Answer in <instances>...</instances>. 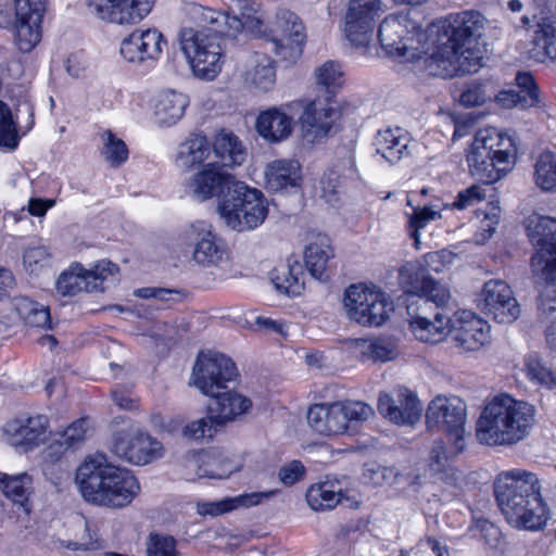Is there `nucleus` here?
<instances>
[{"label": "nucleus", "instance_id": "f257e3e1", "mask_svg": "<svg viewBox=\"0 0 556 556\" xmlns=\"http://www.w3.org/2000/svg\"><path fill=\"white\" fill-rule=\"evenodd\" d=\"M191 18L200 28L187 27L179 33L180 49L192 74L205 81L214 80L225 62V36H236L239 22H229L220 11L193 4Z\"/></svg>", "mask_w": 556, "mask_h": 556}, {"label": "nucleus", "instance_id": "f03ea898", "mask_svg": "<svg viewBox=\"0 0 556 556\" xmlns=\"http://www.w3.org/2000/svg\"><path fill=\"white\" fill-rule=\"evenodd\" d=\"M541 490L539 477L519 468L501 472L494 481L498 508L511 527L522 530H540L551 517Z\"/></svg>", "mask_w": 556, "mask_h": 556}, {"label": "nucleus", "instance_id": "7ed1b4c3", "mask_svg": "<svg viewBox=\"0 0 556 556\" xmlns=\"http://www.w3.org/2000/svg\"><path fill=\"white\" fill-rule=\"evenodd\" d=\"M526 227L536 253L531 258L535 283L540 289L538 299V320L546 325L547 343H555L554 323L556 317V220L549 216L532 214L527 218Z\"/></svg>", "mask_w": 556, "mask_h": 556}, {"label": "nucleus", "instance_id": "20e7f679", "mask_svg": "<svg viewBox=\"0 0 556 556\" xmlns=\"http://www.w3.org/2000/svg\"><path fill=\"white\" fill-rule=\"evenodd\" d=\"M535 408L507 393L485 402L476 424V438L484 445L508 446L525 440L534 425Z\"/></svg>", "mask_w": 556, "mask_h": 556}, {"label": "nucleus", "instance_id": "39448f33", "mask_svg": "<svg viewBox=\"0 0 556 556\" xmlns=\"http://www.w3.org/2000/svg\"><path fill=\"white\" fill-rule=\"evenodd\" d=\"M76 483L87 502L111 508L129 505L140 492L137 479L109 464L102 453L88 456L77 468Z\"/></svg>", "mask_w": 556, "mask_h": 556}, {"label": "nucleus", "instance_id": "423d86ee", "mask_svg": "<svg viewBox=\"0 0 556 556\" xmlns=\"http://www.w3.org/2000/svg\"><path fill=\"white\" fill-rule=\"evenodd\" d=\"M514 152L510 137L495 128L480 129L467 153L469 172L483 184H493L510 170Z\"/></svg>", "mask_w": 556, "mask_h": 556}, {"label": "nucleus", "instance_id": "0eeeda50", "mask_svg": "<svg viewBox=\"0 0 556 556\" xmlns=\"http://www.w3.org/2000/svg\"><path fill=\"white\" fill-rule=\"evenodd\" d=\"M514 152L510 137L495 128L480 129L467 153L469 172L483 184H493L510 170Z\"/></svg>", "mask_w": 556, "mask_h": 556}, {"label": "nucleus", "instance_id": "6e6552de", "mask_svg": "<svg viewBox=\"0 0 556 556\" xmlns=\"http://www.w3.org/2000/svg\"><path fill=\"white\" fill-rule=\"evenodd\" d=\"M217 211L226 226L236 231L255 229L268 213L263 193L242 181L235 184L229 194L219 200Z\"/></svg>", "mask_w": 556, "mask_h": 556}, {"label": "nucleus", "instance_id": "1a4fd4ad", "mask_svg": "<svg viewBox=\"0 0 556 556\" xmlns=\"http://www.w3.org/2000/svg\"><path fill=\"white\" fill-rule=\"evenodd\" d=\"M374 414L372 408L361 401L314 404L308 408L307 422L324 435L343 433L349 421H365Z\"/></svg>", "mask_w": 556, "mask_h": 556}, {"label": "nucleus", "instance_id": "9d476101", "mask_svg": "<svg viewBox=\"0 0 556 556\" xmlns=\"http://www.w3.org/2000/svg\"><path fill=\"white\" fill-rule=\"evenodd\" d=\"M343 306L351 320L363 326H381L392 311L384 293L363 283L351 285L344 292Z\"/></svg>", "mask_w": 556, "mask_h": 556}, {"label": "nucleus", "instance_id": "9b49d317", "mask_svg": "<svg viewBox=\"0 0 556 556\" xmlns=\"http://www.w3.org/2000/svg\"><path fill=\"white\" fill-rule=\"evenodd\" d=\"M466 403L457 396H437L428 405L426 422L430 429L447 433L454 442L456 453L465 448Z\"/></svg>", "mask_w": 556, "mask_h": 556}, {"label": "nucleus", "instance_id": "f8f14e48", "mask_svg": "<svg viewBox=\"0 0 556 556\" xmlns=\"http://www.w3.org/2000/svg\"><path fill=\"white\" fill-rule=\"evenodd\" d=\"M378 40L388 56L404 61L421 59L417 48L413 46L415 36H421L419 28L405 14L387 16L379 26Z\"/></svg>", "mask_w": 556, "mask_h": 556}, {"label": "nucleus", "instance_id": "ddd939ff", "mask_svg": "<svg viewBox=\"0 0 556 556\" xmlns=\"http://www.w3.org/2000/svg\"><path fill=\"white\" fill-rule=\"evenodd\" d=\"M409 329L421 342H442L452 329V319L446 308L432 307L426 299L413 300L407 305Z\"/></svg>", "mask_w": 556, "mask_h": 556}, {"label": "nucleus", "instance_id": "4468645a", "mask_svg": "<svg viewBox=\"0 0 556 556\" xmlns=\"http://www.w3.org/2000/svg\"><path fill=\"white\" fill-rule=\"evenodd\" d=\"M483 16L473 11L462 12L432 24L428 37L438 36L433 43L437 47L473 45L482 36Z\"/></svg>", "mask_w": 556, "mask_h": 556}, {"label": "nucleus", "instance_id": "2eb2a0df", "mask_svg": "<svg viewBox=\"0 0 556 556\" xmlns=\"http://www.w3.org/2000/svg\"><path fill=\"white\" fill-rule=\"evenodd\" d=\"M235 363L217 352L200 353L192 368L193 384L205 395L214 396L227 389V383L235 380Z\"/></svg>", "mask_w": 556, "mask_h": 556}, {"label": "nucleus", "instance_id": "dca6fc26", "mask_svg": "<svg viewBox=\"0 0 556 556\" xmlns=\"http://www.w3.org/2000/svg\"><path fill=\"white\" fill-rule=\"evenodd\" d=\"M426 68L430 75L453 77L465 73H476L482 66L480 51L472 45L437 47L425 58Z\"/></svg>", "mask_w": 556, "mask_h": 556}, {"label": "nucleus", "instance_id": "f3484780", "mask_svg": "<svg viewBox=\"0 0 556 556\" xmlns=\"http://www.w3.org/2000/svg\"><path fill=\"white\" fill-rule=\"evenodd\" d=\"M111 451L130 464L143 466L161 458L164 446L149 433L136 429L115 433Z\"/></svg>", "mask_w": 556, "mask_h": 556}, {"label": "nucleus", "instance_id": "a211bd4d", "mask_svg": "<svg viewBox=\"0 0 556 556\" xmlns=\"http://www.w3.org/2000/svg\"><path fill=\"white\" fill-rule=\"evenodd\" d=\"M271 50L283 59L296 58L302 53L306 40L301 18L288 9H279L271 23Z\"/></svg>", "mask_w": 556, "mask_h": 556}, {"label": "nucleus", "instance_id": "6ab92c4d", "mask_svg": "<svg viewBox=\"0 0 556 556\" xmlns=\"http://www.w3.org/2000/svg\"><path fill=\"white\" fill-rule=\"evenodd\" d=\"M477 304L484 314L498 324H510L520 315V306L511 288L501 279H491L483 285Z\"/></svg>", "mask_w": 556, "mask_h": 556}, {"label": "nucleus", "instance_id": "aec40b11", "mask_svg": "<svg viewBox=\"0 0 556 556\" xmlns=\"http://www.w3.org/2000/svg\"><path fill=\"white\" fill-rule=\"evenodd\" d=\"M116 270V265L110 261H100L91 269L75 265L60 275L56 290L64 296H74L81 291H103V282Z\"/></svg>", "mask_w": 556, "mask_h": 556}, {"label": "nucleus", "instance_id": "412c9836", "mask_svg": "<svg viewBox=\"0 0 556 556\" xmlns=\"http://www.w3.org/2000/svg\"><path fill=\"white\" fill-rule=\"evenodd\" d=\"M155 0H89V8L102 21L132 26L151 12Z\"/></svg>", "mask_w": 556, "mask_h": 556}, {"label": "nucleus", "instance_id": "4be33fe9", "mask_svg": "<svg viewBox=\"0 0 556 556\" xmlns=\"http://www.w3.org/2000/svg\"><path fill=\"white\" fill-rule=\"evenodd\" d=\"M378 410L395 425L413 426L419 421L422 407L414 392L406 388H396L379 394Z\"/></svg>", "mask_w": 556, "mask_h": 556}, {"label": "nucleus", "instance_id": "5701e85b", "mask_svg": "<svg viewBox=\"0 0 556 556\" xmlns=\"http://www.w3.org/2000/svg\"><path fill=\"white\" fill-rule=\"evenodd\" d=\"M167 41L156 28L135 29L121 42L123 59L134 64L156 61Z\"/></svg>", "mask_w": 556, "mask_h": 556}, {"label": "nucleus", "instance_id": "b1692460", "mask_svg": "<svg viewBox=\"0 0 556 556\" xmlns=\"http://www.w3.org/2000/svg\"><path fill=\"white\" fill-rule=\"evenodd\" d=\"M7 441L13 445L30 451L43 444L51 433L46 415H35L8 421L3 428Z\"/></svg>", "mask_w": 556, "mask_h": 556}, {"label": "nucleus", "instance_id": "393cba45", "mask_svg": "<svg viewBox=\"0 0 556 556\" xmlns=\"http://www.w3.org/2000/svg\"><path fill=\"white\" fill-rule=\"evenodd\" d=\"M337 115L328 99H315L307 103L300 117L302 139L309 144L320 142L328 136Z\"/></svg>", "mask_w": 556, "mask_h": 556}, {"label": "nucleus", "instance_id": "a878e982", "mask_svg": "<svg viewBox=\"0 0 556 556\" xmlns=\"http://www.w3.org/2000/svg\"><path fill=\"white\" fill-rule=\"evenodd\" d=\"M182 239L186 243L195 244L193 260L200 265H218L227 257L225 249L205 222L191 224L185 229Z\"/></svg>", "mask_w": 556, "mask_h": 556}, {"label": "nucleus", "instance_id": "bb28decb", "mask_svg": "<svg viewBox=\"0 0 556 556\" xmlns=\"http://www.w3.org/2000/svg\"><path fill=\"white\" fill-rule=\"evenodd\" d=\"M237 180L222 168L210 164L194 174L187 185L188 191L199 201L213 197L225 198L232 190Z\"/></svg>", "mask_w": 556, "mask_h": 556}, {"label": "nucleus", "instance_id": "cd10ccee", "mask_svg": "<svg viewBox=\"0 0 556 556\" xmlns=\"http://www.w3.org/2000/svg\"><path fill=\"white\" fill-rule=\"evenodd\" d=\"M187 466L194 471L188 479L210 478L226 479L231 473L240 470V464L224 455L217 450L193 453L187 458Z\"/></svg>", "mask_w": 556, "mask_h": 556}, {"label": "nucleus", "instance_id": "c85d7f7f", "mask_svg": "<svg viewBox=\"0 0 556 556\" xmlns=\"http://www.w3.org/2000/svg\"><path fill=\"white\" fill-rule=\"evenodd\" d=\"M289 105L262 111L255 122L257 134L268 143L276 144L287 140L293 131V116L289 115Z\"/></svg>", "mask_w": 556, "mask_h": 556}, {"label": "nucleus", "instance_id": "c756f323", "mask_svg": "<svg viewBox=\"0 0 556 556\" xmlns=\"http://www.w3.org/2000/svg\"><path fill=\"white\" fill-rule=\"evenodd\" d=\"M376 16L348 10L344 16L343 31L350 43L363 54H370Z\"/></svg>", "mask_w": 556, "mask_h": 556}, {"label": "nucleus", "instance_id": "7c9ffc66", "mask_svg": "<svg viewBox=\"0 0 556 556\" xmlns=\"http://www.w3.org/2000/svg\"><path fill=\"white\" fill-rule=\"evenodd\" d=\"M410 136L406 130L400 127L386 128L377 131L374 146L376 152L388 163L395 164L410 155Z\"/></svg>", "mask_w": 556, "mask_h": 556}, {"label": "nucleus", "instance_id": "2f4dec72", "mask_svg": "<svg viewBox=\"0 0 556 556\" xmlns=\"http://www.w3.org/2000/svg\"><path fill=\"white\" fill-rule=\"evenodd\" d=\"M490 339V326L475 315L460 319L453 334L456 348L463 352L478 351L488 344Z\"/></svg>", "mask_w": 556, "mask_h": 556}, {"label": "nucleus", "instance_id": "473e14b6", "mask_svg": "<svg viewBox=\"0 0 556 556\" xmlns=\"http://www.w3.org/2000/svg\"><path fill=\"white\" fill-rule=\"evenodd\" d=\"M211 397L207 409L220 428L226 422L232 421L238 416L247 413L252 406L250 399L235 391H219Z\"/></svg>", "mask_w": 556, "mask_h": 556}, {"label": "nucleus", "instance_id": "72a5a7b5", "mask_svg": "<svg viewBox=\"0 0 556 556\" xmlns=\"http://www.w3.org/2000/svg\"><path fill=\"white\" fill-rule=\"evenodd\" d=\"M516 84L519 90H505L496 96V101L504 109L516 106L529 109L540 103L539 89L530 73L519 72L516 75Z\"/></svg>", "mask_w": 556, "mask_h": 556}, {"label": "nucleus", "instance_id": "f704fd0d", "mask_svg": "<svg viewBox=\"0 0 556 556\" xmlns=\"http://www.w3.org/2000/svg\"><path fill=\"white\" fill-rule=\"evenodd\" d=\"M264 175L266 188L279 192L300 185L301 165L291 159L276 160L267 164Z\"/></svg>", "mask_w": 556, "mask_h": 556}, {"label": "nucleus", "instance_id": "c9c22d12", "mask_svg": "<svg viewBox=\"0 0 556 556\" xmlns=\"http://www.w3.org/2000/svg\"><path fill=\"white\" fill-rule=\"evenodd\" d=\"M188 105L187 94L172 89L163 90L154 102L155 119L161 126H172L184 116Z\"/></svg>", "mask_w": 556, "mask_h": 556}, {"label": "nucleus", "instance_id": "e433bc0d", "mask_svg": "<svg viewBox=\"0 0 556 556\" xmlns=\"http://www.w3.org/2000/svg\"><path fill=\"white\" fill-rule=\"evenodd\" d=\"M303 266L293 256L276 266L270 273V279L277 290L288 295H299L304 289Z\"/></svg>", "mask_w": 556, "mask_h": 556}, {"label": "nucleus", "instance_id": "4c0bfd02", "mask_svg": "<svg viewBox=\"0 0 556 556\" xmlns=\"http://www.w3.org/2000/svg\"><path fill=\"white\" fill-rule=\"evenodd\" d=\"M556 17L553 13L542 15L538 23V29L533 38V47L530 51L531 56L539 61H553L556 54Z\"/></svg>", "mask_w": 556, "mask_h": 556}, {"label": "nucleus", "instance_id": "58836bf2", "mask_svg": "<svg viewBox=\"0 0 556 556\" xmlns=\"http://www.w3.org/2000/svg\"><path fill=\"white\" fill-rule=\"evenodd\" d=\"M276 494V491L253 492L241 494L236 497H228L217 502H201L197 505V511L200 515L219 516L237 507H252L264 500H268Z\"/></svg>", "mask_w": 556, "mask_h": 556}, {"label": "nucleus", "instance_id": "ea45409f", "mask_svg": "<svg viewBox=\"0 0 556 556\" xmlns=\"http://www.w3.org/2000/svg\"><path fill=\"white\" fill-rule=\"evenodd\" d=\"M244 81L260 92L269 91L276 81L274 61L264 53H255L244 73Z\"/></svg>", "mask_w": 556, "mask_h": 556}, {"label": "nucleus", "instance_id": "a19ab883", "mask_svg": "<svg viewBox=\"0 0 556 556\" xmlns=\"http://www.w3.org/2000/svg\"><path fill=\"white\" fill-rule=\"evenodd\" d=\"M333 257V249L326 236L318 235L304 251V263L312 277L323 280L328 262Z\"/></svg>", "mask_w": 556, "mask_h": 556}, {"label": "nucleus", "instance_id": "79ce46f5", "mask_svg": "<svg viewBox=\"0 0 556 556\" xmlns=\"http://www.w3.org/2000/svg\"><path fill=\"white\" fill-rule=\"evenodd\" d=\"M211 153V144L205 136L190 135L179 144L175 163L179 168L190 169L203 163Z\"/></svg>", "mask_w": 556, "mask_h": 556}, {"label": "nucleus", "instance_id": "37998d69", "mask_svg": "<svg viewBox=\"0 0 556 556\" xmlns=\"http://www.w3.org/2000/svg\"><path fill=\"white\" fill-rule=\"evenodd\" d=\"M213 147L225 166L241 165L245 160V149L232 132L219 131L215 137Z\"/></svg>", "mask_w": 556, "mask_h": 556}, {"label": "nucleus", "instance_id": "c03bdc74", "mask_svg": "<svg viewBox=\"0 0 556 556\" xmlns=\"http://www.w3.org/2000/svg\"><path fill=\"white\" fill-rule=\"evenodd\" d=\"M12 304L17 315L28 326L38 328L50 327L51 317L48 306L34 302L27 296H16L13 299Z\"/></svg>", "mask_w": 556, "mask_h": 556}, {"label": "nucleus", "instance_id": "a18cd8bd", "mask_svg": "<svg viewBox=\"0 0 556 556\" xmlns=\"http://www.w3.org/2000/svg\"><path fill=\"white\" fill-rule=\"evenodd\" d=\"M533 180L542 191L556 188V156L553 151L544 150L534 160Z\"/></svg>", "mask_w": 556, "mask_h": 556}, {"label": "nucleus", "instance_id": "49530a36", "mask_svg": "<svg viewBox=\"0 0 556 556\" xmlns=\"http://www.w3.org/2000/svg\"><path fill=\"white\" fill-rule=\"evenodd\" d=\"M430 278L427 269L419 263H406L399 270L400 285L415 299L429 286Z\"/></svg>", "mask_w": 556, "mask_h": 556}, {"label": "nucleus", "instance_id": "de8ad7c7", "mask_svg": "<svg viewBox=\"0 0 556 556\" xmlns=\"http://www.w3.org/2000/svg\"><path fill=\"white\" fill-rule=\"evenodd\" d=\"M42 17L38 20L31 16H16L15 22V45L22 52L31 51L41 39V24Z\"/></svg>", "mask_w": 556, "mask_h": 556}, {"label": "nucleus", "instance_id": "09e8293b", "mask_svg": "<svg viewBox=\"0 0 556 556\" xmlns=\"http://www.w3.org/2000/svg\"><path fill=\"white\" fill-rule=\"evenodd\" d=\"M355 350L363 361L388 362L396 355L394 344L384 339H357Z\"/></svg>", "mask_w": 556, "mask_h": 556}, {"label": "nucleus", "instance_id": "8fccbe9b", "mask_svg": "<svg viewBox=\"0 0 556 556\" xmlns=\"http://www.w3.org/2000/svg\"><path fill=\"white\" fill-rule=\"evenodd\" d=\"M341 492L333 490L329 482L312 485L306 492V502L316 511L332 509L341 501Z\"/></svg>", "mask_w": 556, "mask_h": 556}, {"label": "nucleus", "instance_id": "3c124183", "mask_svg": "<svg viewBox=\"0 0 556 556\" xmlns=\"http://www.w3.org/2000/svg\"><path fill=\"white\" fill-rule=\"evenodd\" d=\"M101 155L112 167H119L128 160V148L126 143L111 130L101 134Z\"/></svg>", "mask_w": 556, "mask_h": 556}, {"label": "nucleus", "instance_id": "603ef678", "mask_svg": "<svg viewBox=\"0 0 556 556\" xmlns=\"http://www.w3.org/2000/svg\"><path fill=\"white\" fill-rule=\"evenodd\" d=\"M0 489L7 497L21 503L30 492L31 477L26 472L16 476L0 472Z\"/></svg>", "mask_w": 556, "mask_h": 556}, {"label": "nucleus", "instance_id": "864d4df0", "mask_svg": "<svg viewBox=\"0 0 556 556\" xmlns=\"http://www.w3.org/2000/svg\"><path fill=\"white\" fill-rule=\"evenodd\" d=\"M239 15H230L226 12H222L226 17H228L229 22L231 20H236L239 22L240 27L236 31V35L240 33L243 28H249L254 30L262 24V16L260 13V4L250 0H238L237 2Z\"/></svg>", "mask_w": 556, "mask_h": 556}, {"label": "nucleus", "instance_id": "5fc2aeb1", "mask_svg": "<svg viewBox=\"0 0 556 556\" xmlns=\"http://www.w3.org/2000/svg\"><path fill=\"white\" fill-rule=\"evenodd\" d=\"M88 419L80 418L72 422L65 430L59 433V438L50 448H72L78 446L88 431Z\"/></svg>", "mask_w": 556, "mask_h": 556}, {"label": "nucleus", "instance_id": "6e6d98bb", "mask_svg": "<svg viewBox=\"0 0 556 556\" xmlns=\"http://www.w3.org/2000/svg\"><path fill=\"white\" fill-rule=\"evenodd\" d=\"M18 136L16 124L9 106L0 101V147L15 149Z\"/></svg>", "mask_w": 556, "mask_h": 556}, {"label": "nucleus", "instance_id": "4d7b16f0", "mask_svg": "<svg viewBox=\"0 0 556 556\" xmlns=\"http://www.w3.org/2000/svg\"><path fill=\"white\" fill-rule=\"evenodd\" d=\"M440 218V213L429 206H417L413 208V213L408 219V229L410 237L414 239V245L419 249L420 239L419 230L425 228L431 220Z\"/></svg>", "mask_w": 556, "mask_h": 556}, {"label": "nucleus", "instance_id": "13d9d810", "mask_svg": "<svg viewBox=\"0 0 556 556\" xmlns=\"http://www.w3.org/2000/svg\"><path fill=\"white\" fill-rule=\"evenodd\" d=\"M220 429L214 417L208 413L206 417L186 425L182 429L185 438L190 440L212 439Z\"/></svg>", "mask_w": 556, "mask_h": 556}, {"label": "nucleus", "instance_id": "bf43d9fd", "mask_svg": "<svg viewBox=\"0 0 556 556\" xmlns=\"http://www.w3.org/2000/svg\"><path fill=\"white\" fill-rule=\"evenodd\" d=\"M316 81L329 92L341 86L342 70L339 63L327 61L315 71Z\"/></svg>", "mask_w": 556, "mask_h": 556}, {"label": "nucleus", "instance_id": "052dcab7", "mask_svg": "<svg viewBox=\"0 0 556 556\" xmlns=\"http://www.w3.org/2000/svg\"><path fill=\"white\" fill-rule=\"evenodd\" d=\"M147 556H179L176 540L169 535L151 533L147 542Z\"/></svg>", "mask_w": 556, "mask_h": 556}, {"label": "nucleus", "instance_id": "680f3d73", "mask_svg": "<svg viewBox=\"0 0 556 556\" xmlns=\"http://www.w3.org/2000/svg\"><path fill=\"white\" fill-rule=\"evenodd\" d=\"M527 375L530 380L552 390L555 386L553 371L545 366L541 358L530 357L527 362Z\"/></svg>", "mask_w": 556, "mask_h": 556}, {"label": "nucleus", "instance_id": "e2e57ef3", "mask_svg": "<svg viewBox=\"0 0 556 556\" xmlns=\"http://www.w3.org/2000/svg\"><path fill=\"white\" fill-rule=\"evenodd\" d=\"M488 94L484 85L478 81L466 84L459 96V103L466 108L479 106L485 103Z\"/></svg>", "mask_w": 556, "mask_h": 556}, {"label": "nucleus", "instance_id": "0e129e2a", "mask_svg": "<svg viewBox=\"0 0 556 556\" xmlns=\"http://www.w3.org/2000/svg\"><path fill=\"white\" fill-rule=\"evenodd\" d=\"M416 299H426L432 307L445 308L444 305L450 300V291L445 286L430 278L429 286Z\"/></svg>", "mask_w": 556, "mask_h": 556}, {"label": "nucleus", "instance_id": "69168bd1", "mask_svg": "<svg viewBox=\"0 0 556 556\" xmlns=\"http://www.w3.org/2000/svg\"><path fill=\"white\" fill-rule=\"evenodd\" d=\"M306 469L300 460H291L280 467L278 478L286 486H291L304 479Z\"/></svg>", "mask_w": 556, "mask_h": 556}, {"label": "nucleus", "instance_id": "338daca9", "mask_svg": "<svg viewBox=\"0 0 556 556\" xmlns=\"http://www.w3.org/2000/svg\"><path fill=\"white\" fill-rule=\"evenodd\" d=\"M323 197L327 202H336L338 200L339 189L342 186L341 176L334 169H330L324 174L320 180Z\"/></svg>", "mask_w": 556, "mask_h": 556}, {"label": "nucleus", "instance_id": "774afa93", "mask_svg": "<svg viewBox=\"0 0 556 556\" xmlns=\"http://www.w3.org/2000/svg\"><path fill=\"white\" fill-rule=\"evenodd\" d=\"M475 529L479 532L480 539L483 540L488 546L492 548L497 547L502 538V532L498 527L486 519H481L476 521Z\"/></svg>", "mask_w": 556, "mask_h": 556}]
</instances>
